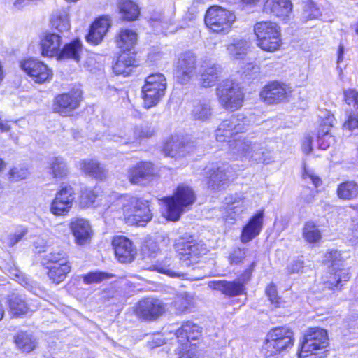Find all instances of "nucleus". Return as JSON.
I'll list each match as a JSON object with an SVG mask.
<instances>
[{
  "mask_svg": "<svg viewBox=\"0 0 358 358\" xmlns=\"http://www.w3.org/2000/svg\"><path fill=\"white\" fill-rule=\"evenodd\" d=\"M229 154L235 159L265 162L267 160V150L264 143L253 137L245 136L230 141Z\"/></svg>",
  "mask_w": 358,
  "mask_h": 358,
  "instance_id": "obj_1",
  "label": "nucleus"
},
{
  "mask_svg": "<svg viewBox=\"0 0 358 358\" xmlns=\"http://www.w3.org/2000/svg\"><path fill=\"white\" fill-rule=\"evenodd\" d=\"M117 206H121L122 216L130 225L143 226L152 219L148 201L135 196H124L117 200Z\"/></svg>",
  "mask_w": 358,
  "mask_h": 358,
  "instance_id": "obj_2",
  "label": "nucleus"
},
{
  "mask_svg": "<svg viewBox=\"0 0 358 358\" xmlns=\"http://www.w3.org/2000/svg\"><path fill=\"white\" fill-rule=\"evenodd\" d=\"M328 345V336L326 330L321 328L309 329L304 335L299 358H324L323 350Z\"/></svg>",
  "mask_w": 358,
  "mask_h": 358,
  "instance_id": "obj_3",
  "label": "nucleus"
},
{
  "mask_svg": "<svg viewBox=\"0 0 358 358\" xmlns=\"http://www.w3.org/2000/svg\"><path fill=\"white\" fill-rule=\"evenodd\" d=\"M254 32L257 38V45L264 51L273 52L279 50L282 44L280 29L271 21L257 22Z\"/></svg>",
  "mask_w": 358,
  "mask_h": 358,
  "instance_id": "obj_4",
  "label": "nucleus"
},
{
  "mask_svg": "<svg viewBox=\"0 0 358 358\" xmlns=\"http://www.w3.org/2000/svg\"><path fill=\"white\" fill-rule=\"evenodd\" d=\"M293 343V332L289 329L285 327L274 328L267 334L266 341L262 348V352L266 357H271L292 346Z\"/></svg>",
  "mask_w": 358,
  "mask_h": 358,
  "instance_id": "obj_5",
  "label": "nucleus"
},
{
  "mask_svg": "<svg viewBox=\"0 0 358 358\" xmlns=\"http://www.w3.org/2000/svg\"><path fill=\"white\" fill-rule=\"evenodd\" d=\"M195 199V194L190 187L185 185L178 186L173 196L164 199L166 218L171 221L178 220L184 208L192 205Z\"/></svg>",
  "mask_w": 358,
  "mask_h": 358,
  "instance_id": "obj_6",
  "label": "nucleus"
},
{
  "mask_svg": "<svg viewBox=\"0 0 358 358\" xmlns=\"http://www.w3.org/2000/svg\"><path fill=\"white\" fill-rule=\"evenodd\" d=\"M236 17L235 13L219 6L210 7L205 14V24L213 32L228 34Z\"/></svg>",
  "mask_w": 358,
  "mask_h": 358,
  "instance_id": "obj_7",
  "label": "nucleus"
},
{
  "mask_svg": "<svg viewBox=\"0 0 358 358\" xmlns=\"http://www.w3.org/2000/svg\"><path fill=\"white\" fill-rule=\"evenodd\" d=\"M175 248L180 260L186 266L196 262L197 259L207 252L206 247L202 241L188 236L179 238L175 243Z\"/></svg>",
  "mask_w": 358,
  "mask_h": 358,
  "instance_id": "obj_8",
  "label": "nucleus"
},
{
  "mask_svg": "<svg viewBox=\"0 0 358 358\" xmlns=\"http://www.w3.org/2000/svg\"><path fill=\"white\" fill-rule=\"evenodd\" d=\"M217 95L226 110H236L243 105L244 94L239 85L233 80L223 81L217 88Z\"/></svg>",
  "mask_w": 358,
  "mask_h": 358,
  "instance_id": "obj_9",
  "label": "nucleus"
},
{
  "mask_svg": "<svg viewBox=\"0 0 358 358\" xmlns=\"http://www.w3.org/2000/svg\"><path fill=\"white\" fill-rule=\"evenodd\" d=\"M166 89V80L163 74L157 73L148 76L142 87L145 107L150 108L156 106L164 96Z\"/></svg>",
  "mask_w": 358,
  "mask_h": 358,
  "instance_id": "obj_10",
  "label": "nucleus"
},
{
  "mask_svg": "<svg viewBox=\"0 0 358 358\" xmlns=\"http://www.w3.org/2000/svg\"><path fill=\"white\" fill-rule=\"evenodd\" d=\"M324 262L327 264H331L332 268L329 280L327 282V285L329 289L341 288L343 282H347L350 279L348 269L340 268L343 266L341 254L337 250L329 251L325 254Z\"/></svg>",
  "mask_w": 358,
  "mask_h": 358,
  "instance_id": "obj_11",
  "label": "nucleus"
},
{
  "mask_svg": "<svg viewBox=\"0 0 358 358\" xmlns=\"http://www.w3.org/2000/svg\"><path fill=\"white\" fill-rule=\"evenodd\" d=\"M292 87L284 83L273 81L265 85L260 92V97L267 104H278L288 99Z\"/></svg>",
  "mask_w": 358,
  "mask_h": 358,
  "instance_id": "obj_12",
  "label": "nucleus"
},
{
  "mask_svg": "<svg viewBox=\"0 0 358 358\" xmlns=\"http://www.w3.org/2000/svg\"><path fill=\"white\" fill-rule=\"evenodd\" d=\"M248 121L243 115L232 116L223 120L215 131V138L217 141L224 142L234 135L244 132L248 129Z\"/></svg>",
  "mask_w": 358,
  "mask_h": 358,
  "instance_id": "obj_13",
  "label": "nucleus"
},
{
  "mask_svg": "<svg viewBox=\"0 0 358 358\" xmlns=\"http://www.w3.org/2000/svg\"><path fill=\"white\" fill-rule=\"evenodd\" d=\"M126 176L132 185L145 186L155 179L156 174L151 162H140L129 167Z\"/></svg>",
  "mask_w": 358,
  "mask_h": 358,
  "instance_id": "obj_14",
  "label": "nucleus"
},
{
  "mask_svg": "<svg viewBox=\"0 0 358 358\" xmlns=\"http://www.w3.org/2000/svg\"><path fill=\"white\" fill-rule=\"evenodd\" d=\"M196 57L191 52L182 53L176 64L174 75L180 84H187L196 75Z\"/></svg>",
  "mask_w": 358,
  "mask_h": 358,
  "instance_id": "obj_15",
  "label": "nucleus"
},
{
  "mask_svg": "<svg viewBox=\"0 0 358 358\" xmlns=\"http://www.w3.org/2000/svg\"><path fill=\"white\" fill-rule=\"evenodd\" d=\"M20 68L37 83H43L52 79L53 73L45 63L29 58L20 62Z\"/></svg>",
  "mask_w": 358,
  "mask_h": 358,
  "instance_id": "obj_16",
  "label": "nucleus"
},
{
  "mask_svg": "<svg viewBox=\"0 0 358 358\" xmlns=\"http://www.w3.org/2000/svg\"><path fill=\"white\" fill-rule=\"evenodd\" d=\"M74 199V192L71 186L62 187L50 203V213L56 216L66 215L73 206Z\"/></svg>",
  "mask_w": 358,
  "mask_h": 358,
  "instance_id": "obj_17",
  "label": "nucleus"
},
{
  "mask_svg": "<svg viewBox=\"0 0 358 358\" xmlns=\"http://www.w3.org/2000/svg\"><path fill=\"white\" fill-rule=\"evenodd\" d=\"M81 98L82 91L78 88L59 94L55 99L54 111L63 116H67L78 108Z\"/></svg>",
  "mask_w": 358,
  "mask_h": 358,
  "instance_id": "obj_18",
  "label": "nucleus"
},
{
  "mask_svg": "<svg viewBox=\"0 0 358 358\" xmlns=\"http://www.w3.org/2000/svg\"><path fill=\"white\" fill-rule=\"evenodd\" d=\"M231 173V168L228 164L207 166L204 169V173L207 176L208 187L213 189L220 188L229 180Z\"/></svg>",
  "mask_w": 358,
  "mask_h": 358,
  "instance_id": "obj_19",
  "label": "nucleus"
},
{
  "mask_svg": "<svg viewBox=\"0 0 358 358\" xmlns=\"http://www.w3.org/2000/svg\"><path fill=\"white\" fill-rule=\"evenodd\" d=\"M165 310V304L159 299L146 298L138 303L136 313L140 318L150 320L162 315Z\"/></svg>",
  "mask_w": 358,
  "mask_h": 358,
  "instance_id": "obj_20",
  "label": "nucleus"
},
{
  "mask_svg": "<svg viewBox=\"0 0 358 358\" xmlns=\"http://www.w3.org/2000/svg\"><path fill=\"white\" fill-rule=\"evenodd\" d=\"M117 259L121 263L133 262L136 255V248L132 241L124 236H116L112 241Z\"/></svg>",
  "mask_w": 358,
  "mask_h": 358,
  "instance_id": "obj_21",
  "label": "nucleus"
},
{
  "mask_svg": "<svg viewBox=\"0 0 358 358\" xmlns=\"http://www.w3.org/2000/svg\"><path fill=\"white\" fill-rule=\"evenodd\" d=\"M292 8L290 0H265L263 6L264 13L273 15L282 21L290 19Z\"/></svg>",
  "mask_w": 358,
  "mask_h": 358,
  "instance_id": "obj_22",
  "label": "nucleus"
},
{
  "mask_svg": "<svg viewBox=\"0 0 358 358\" xmlns=\"http://www.w3.org/2000/svg\"><path fill=\"white\" fill-rule=\"evenodd\" d=\"M70 229L75 238L76 243L84 245L90 243L93 235L90 222L83 218H75L70 223Z\"/></svg>",
  "mask_w": 358,
  "mask_h": 358,
  "instance_id": "obj_23",
  "label": "nucleus"
},
{
  "mask_svg": "<svg viewBox=\"0 0 358 358\" xmlns=\"http://www.w3.org/2000/svg\"><path fill=\"white\" fill-rule=\"evenodd\" d=\"M264 210H259L255 215L252 216L242 230L241 241L247 243L257 237L263 228Z\"/></svg>",
  "mask_w": 358,
  "mask_h": 358,
  "instance_id": "obj_24",
  "label": "nucleus"
},
{
  "mask_svg": "<svg viewBox=\"0 0 358 358\" xmlns=\"http://www.w3.org/2000/svg\"><path fill=\"white\" fill-rule=\"evenodd\" d=\"M154 133V129L150 126L136 127L132 130L128 131L124 136H114V141L121 144L138 145L141 140L152 137Z\"/></svg>",
  "mask_w": 358,
  "mask_h": 358,
  "instance_id": "obj_25",
  "label": "nucleus"
},
{
  "mask_svg": "<svg viewBox=\"0 0 358 358\" xmlns=\"http://www.w3.org/2000/svg\"><path fill=\"white\" fill-rule=\"evenodd\" d=\"M111 25L108 16H103L98 18L91 25L86 40L88 43L97 45L103 40Z\"/></svg>",
  "mask_w": 358,
  "mask_h": 358,
  "instance_id": "obj_26",
  "label": "nucleus"
},
{
  "mask_svg": "<svg viewBox=\"0 0 358 358\" xmlns=\"http://www.w3.org/2000/svg\"><path fill=\"white\" fill-rule=\"evenodd\" d=\"M208 287L229 296H238L245 291L244 283L238 280L231 282L225 280H212L208 282Z\"/></svg>",
  "mask_w": 358,
  "mask_h": 358,
  "instance_id": "obj_27",
  "label": "nucleus"
},
{
  "mask_svg": "<svg viewBox=\"0 0 358 358\" xmlns=\"http://www.w3.org/2000/svg\"><path fill=\"white\" fill-rule=\"evenodd\" d=\"M334 121V115L328 113L318 131L317 143L320 149L325 150L334 143L335 139L330 134V129L333 127Z\"/></svg>",
  "mask_w": 358,
  "mask_h": 358,
  "instance_id": "obj_28",
  "label": "nucleus"
},
{
  "mask_svg": "<svg viewBox=\"0 0 358 358\" xmlns=\"http://www.w3.org/2000/svg\"><path fill=\"white\" fill-rule=\"evenodd\" d=\"M220 73V67L212 62H206L200 69V83L203 87L215 85Z\"/></svg>",
  "mask_w": 358,
  "mask_h": 358,
  "instance_id": "obj_29",
  "label": "nucleus"
},
{
  "mask_svg": "<svg viewBox=\"0 0 358 358\" xmlns=\"http://www.w3.org/2000/svg\"><path fill=\"white\" fill-rule=\"evenodd\" d=\"M250 48V42L243 38H235L226 46L230 58L234 60H243Z\"/></svg>",
  "mask_w": 358,
  "mask_h": 358,
  "instance_id": "obj_30",
  "label": "nucleus"
},
{
  "mask_svg": "<svg viewBox=\"0 0 358 358\" xmlns=\"http://www.w3.org/2000/svg\"><path fill=\"white\" fill-rule=\"evenodd\" d=\"M138 41L137 33L130 29H122L117 34L115 42L118 48L124 52L130 51Z\"/></svg>",
  "mask_w": 358,
  "mask_h": 358,
  "instance_id": "obj_31",
  "label": "nucleus"
},
{
  "mask_svg": "<svg viewBox=\"0 0 358 358\" xmlns=\"http://www.w3.org/2000/svg\"><path fill=\"white\" fill-rule=\"evenodd\" d=\"M188 148L178 136H172L164 144L163 152L166 156L180 157L185 156Z\"/></svg>",
  "mask_w": 358,
  "mask_h": 358,
  "instance_id": "obj_32",
  "label": "nucleus"
},
{
  "mask_svg": "<svg viewBox=\"0 0 358 358\" xmlns=\"http://www.w3.org/2000/svg\"><path fill=\"white\" fill-rule=\"evenodd\" d=\"M61 38L56 34H48L41 41L42 55L45 57L59 55Z\"/></svg>",
  "mask_w": 358,
  "mask_h": 358,
  "instance_id": "obj_33",
  "label": "nucleus"
},
{
  "mask_svg": "<svg viewBox=\"0 0 358 358\" xmlns=\"http://www.w3.org/2000/svg\"><path fill=\"white\" fill-rule=\"evenodd\" d=\"M176 335L181 341L189 342L199 339L201 336V329L199 325L187 321L182 324L176 332Z\"/></svg>",
  "mask_w": 358,
  "mask_h": 358,
  "instance_id": "obj_34",
  "label": "nucleus"
},
{
  "mask_svg": "<svg viewBox=\"0 0 358 358\" xmlns=\"http://www.w3.org/2000/svg\"><path fill=\"white\" fill-rule=\"evenodd\" d=\"M82 52L83 46L81 41L79 39H75L64 46L60 50L58 57L59 59H71L78 62Z\"/></svg>",
  "mask_w": 358,
  "mask_h": 358,
  "instance_id": "obj_35",
  "label": "nucleus"
},
{
  "mask_svg": "<svg viewBox=\"0 0 358 358\" xmlns=\"http://www.w3.org/2000/svg\"><path fill=\"white\" fill-rule=\"evenodd\" d=\"M135 60L130 54L123 53L118 57L113 69L115 74L127 76L131 72Z\"/></svg>",
  "mask_w": 358,
  "mask_h": 358,
  "instance_id": "obj_36",
  "label": "nucleus"
},
{
  "mask_svg": "<svg viewBox=\"0 0 358 358\" xmlns=\"http://www.w3.org/2000/svg\"><path fill=\"white\" fill-rule=\"evenodd\" d=\"M51 23L52 27L59 32L69 31L71 23L68 10L62 8L55 10L51 18Z\"/></svg>",
  "mask_w": 358,
  "mask_h": 358,
  "instance_id": "obj_37",
  "label": "nucleus"
},
{
  "mask_svg": "<svg viewBox=\"0 0 358 358\" xmlns=\"http://www.w3.org/2000/svg\"><path fill=\"white\" fill-rule=\"evenodd\" d=\"M193 119L199 121H207L213 115V108L209 101L203 100L194 104L191 113Z\"/></svg>",
  "mask_w": 358,
  "mask_h": 358,
  "instance_id": "obj_38",
  "label": "nucleus"
},
{
  "mask_svg": "<svg viewBox=\"0 0 358 358\" xmlns=\"http://www.w3.org/2000/svg\"><path fill=\"white\" fill-rule=\"evenodd\" d=\"M80 169L86 174L92 176L97 179L102 180L106 177V172L103 165L100 164L96 160H83L80 164Z\"/></svg>",
  "mask_w": 358,
  "mask_h": 358,
  "instance_id": "obj_39",
  "label": "nucleus"
},
{
  "mask_svg": "<svg viewBox=\"0 0 358 358\" xmlns=\"http://www.w3.org/2000/svg\"><path fill=\"white\" fill-rule=\"evenodd\" d=\"M225 203L228 211L227 217L231 219H236L237 216L240 215L246 209L244 199L237 195L227 197L225 199Z\"/></svg>",
  "mask_w": 358,
  "mask_h": 358,
  "instance_id": "obj_40",
  "label": "nucleus"
},
{
  "mask_svg": "<svg viewBox=\"0 0 358 358\" xmlns=\"http://www.w3.org/2000/svg\"><path fill=\"white\" fill-rule=\"evenodd\" d=\"M8 306L9 313L14 317H22L29 311V307L22 296H12L9 299Z\"/></svg>",
  "mask_w": 358,
  "mask_h": 358,
  "instance_id": "obj_41",
  "label": "nucleus"
},
{
  "mask_svg": "<svg viewBox=\"0 0 358 358\" xmlns=\"http://www.w3.org/2000/svg\"><path fill=\"white\" fill-rule=\"evenodd\" d=\"M48 276L52 282L59 284L64 281L67 274L71 271V264L48 266Z\"/></svg>",
  "mask_w": 358,
  "mask_h": 358,
  "instance_id": "obj_42",
  "label": "nucleus"
},
{
  "mask_svg": "<svg viewBox=\"0 0 358 358\" xmlns=\"http://www.w3.org/2000/svg\"><path fill=\"white\" fill-rule=\"evenodd\" d=\"M120 12L124 20L134 21L140 14L138 6L130 0H122L119 3Z\"/></svg>",
  "mask_w": 358,
  "mask_h": 358,
  "instance_id": "obj_43",
  "label": "nucleus"
},
{
  "mask_svg": "<svg viewBox=\"0 0 358 358\" xmlns=\"http://www.w3.org/2000/svg\"><path fill=\"white\" fill-rule=\"evenodd\" d=\"M336 192L341 199H353L358 196V185L354 181L344 182L338 186Z\"/></svg>",
  "mask_w": 358,
  "mask_h": 358,
  "instance_id": "obj_44",
  "label": "nucleus"
},
{
  "mask_svg": "<svg viewBox=\"0 0 358 358\" xmlns=\"http://www.w3.org/2000/svg\"><path fill=\"white\" fill-rule=\"evenodd\" d=\"M302 236L310 244L318 243L322 238V234L318 227L313 221L306 222L302 229Z\"/></svg>",
  "mask_w": 358,
  "mask_h": 358,
  "instance_id": "obj_45",
  "label": "nucleus"
},
{
  "mask_svg": "<svg viewBox=\"0 0 358 358\" xmlns=\"http://www.w3.org/2000/svg\"><path fill=\"white\" fill-rule=\"evenodd\" d=\"M150 24L153 27L160 29L166 33L175 32V29H171V27L173 25V20L162 13L154 14L150 18Z\"/></svg>",
  "mask_w": 358,
  "mask_h": 358,
  "instance_id": "obj_46",
  "label": "nucleus"
},
{
  "mask_svg": "<svg viewBox=\"0 0 358 358\" xmlns=\"http://www.w3.org/2000/svg\"><path fill=\"white\" fill-rule=\"evenodd\" d=\"M50 173L54 178H62L68 173L66 163L62 157H52L48 162Z\"/></svg>",
  "mask_w": 358,
  "mask_h": 358,
  "instance_id": "obj_47",
  "label": "nucleus"
},
{
  "mask_svg": "<svg viewBox=\"0 0 358 358\" xmlns=\"http://www.w3.org/2000/svg\"><path fill=\"white\" fill-rule=\"evenodd\" d=\"M15 341L17 346L26 352L33 350L36 345L35 340L26 332L18 333L15 337Z\"/></svg>",
  "mask_w": 358,
  "mask_h": 358,
  "instance_id": "obj_48",
  "label": "nucleus"
},
{
  "mask_svg": "<svg viewBox=\"0 0 358 358\" xmlns=\"http://www.w3.org/2000/svg\"><path fill=\"white\" fill-rule=\"evenodd\" d=\"M43 260L46 264H51L52 265L70 264L68 261L67 254L62 250H54L45 255Z\"/></svg>",
  "mask_w": 358,
  "mask_h": 358,
  "instance_id": "obj_49",
  "label": "nucleus"
},
{
  "mask_svg": "<svg viewBox=\"0 0 358 358\" xmlns=\"http://www.w3.org/2000/svg\"><path fill=\"white\" fill-rule=\"evenodd\" d=\"M98 199L99 196L95 193L94 190L85 189L82 191L80 195V205L83 207L95 206Z\"/></svg>",
  "mask_w": 358,
  "mask_h": 358,
  "instance_id": "obj_50",
  "label": "nucleus"
},
{
  "mask_svg": "<svg viewBox=\"0 0 358 358\" xmlns=\"http://www.w3.org/2000/svg\"><path fill=\"white\" fill-rule=\"evenodd\" d=\"M113 275L106 272H90L83 276V281L86 284L98 283L106 279H110Z\"/></svg>",
  "mask_w": 358,
  "mask_h": 358,
  "instance_id": "obj_51",
  "label": "nucleus"
},
{
  "mask_svg": "<svg viewBox=\"0 0 358 358\" xmlns=\"http://www.w3.org/2000/svg\"><path fill=\"white\" fill-rule=\"evenodd\" d=\"M192 299L189 295L186 294L177 296L173 302L174 307L178 312L180 313L187 310L190 307Z\"/></svg>",
  "mask_w": 358,
  "mask_h": 358,
  "instance_id": "obj_52",
  "label": "nucleus"
},
{
  "mask_svg": "<svg viewBox=\"0 0 358 358\" xmlns=\"http://www.w3.org/2000/svg\"><path fill=\"white\" fill-rule=\"evenodd\" d=\"M248 248H234L229 256V262L231 264H238L243 262L246 257Z\"/></svg>",
  "mask_w": 358,
  "mask_h": 358,
  "instance_id": "obj_53",
  "label": "nucleus"
},
{
  "mask_svg": "<svg viewBox=\"0 0 358 358\" xmlns=\"http://www.w3.org/2000/svg\"><path fill=\"white\" fill-rule=\"evenodd\" d=\"M29 175V171L24 166H15L9 171L10 178L13 181L26 179Z\"/></svg>",
  "mask_w": 358,
  "mask_h": 358,
  "instance_id": "obj_54",
  "label": "nucleus"
},
{
  "mask_svg": "<svg viewBox=\"0 0 358 358\" xmlns=\"http://www.w3.org/2000/svg\"><path fill=\"white\" fill-rule=\"evenodd\" d=\"M303 15L305 18L312 19L319 15V10L312 0H306L303 1Z\"/></svg>",
  "mask_w": 358,
  "mask_h": 358,
  "instance_id": "obj_55",
  "label": "nucleus"
},
{
  "mask_svg": "<svg viewBox=\"0 0 358 358\" xmlns=\"http://www.w3.org/2000/svg\"><path fill=\"white\" fill-rule=\"evenodd\" d=\"M27 233L26 229H20L15 233L8 235L3 240V243L8 246L12 247L17 244Z\"/></svg>",
  "mask_w": 358,
  "mask_h": 358,
  "instance_id": "obj_56",
  "label": "nucleus"
},
{
  "mask_svg": "<svg viewBox=\"0 0 358 358\" xmlns=\"http://www.w3.org/2000/svg\"><path fill=\"white\" fill-rule=\"evenodd\" d=\"M266 294L268 297L271 303L273 304L275 307H279L280 306L281 299L278 296L276 287L274 285H269L266 287Z\"/></svg>",
  "mask_w": 358,
  "mask_h": 358,
  "instance_id": "obj_57",
  "label": "nucleus"
},
{
  "mask_svg": "<svg viewBox=\"0 0 358 358\" xmlns=\"http://www.w3.org/2000/svg\"><path fill=\"white\" fill-rule=\"evenodd\" d=\"M143 252L150 257H155L159 252V246L155 241L152 239L146 241L143 246Z\"/></svg>",
  "mask_w": 358,
  "mask_h": 358,
  "instance_id": "obj_58",
  "label": "nucleus"
},
{
  "mask_svg": "<svg viewBox=\"0 0 358 358\" xmlns=\"http://www.w3.org/2000/svg\"><path fill=\"white\" fill-rule=\"evenodd\" d=\"M154 269L157 271L159 273H164L170 277H181V276H184L185 275L182 273H179V272H175L173 271L170 267H169V265H162V264H159V265H155L154 266Z\"/></svg>",
  "mask_w": 358,
  "mask_h": 358,
  "instance_id": "obj_59",
  "label": "nucleus"
},
{
  "mask_svg": "<svg viewBox=\"0 0 358 358\" xmlns=\"http://www.w3.org/2000/svg\"><path fill=\"white\" fill-rule=\"evenodd\" d=\"M345 99L348 105L352 104L358 109V92L355 90H348L344 92Z\"/></svg>",
  "mask_w": 358,
  "mask_h": 358,
  "instance_id": "obj_60",
  "label": "nucleus"
},
{
  "mask_svg": "<svg viewBox=\"0 0 358 358\" xmlns=\"http://www.w3.org/2000/svg\"><path fill=\"white\" fill-rule=\"evenodd\" d=\"M343 127L350 131L358 128V113L351 112L348 115L347 120L343 124Z\"/></svg>",
  "mask_w": 358,
  "mask_h": 358,
  "instance_id": "obj_61",
  "label": "nucleus"
},
{
  "mask_svg": "<svg viewBox=\"0 0 358 358\" xmlns=\"http://www.w3.org/2000/svg\"><path fill=\"white\" fill-rule=\"evenodd\" d=\"M303 177L305 180H310L315 187H320L322 184V180L318 176L306 169L304 170Z\"/></svg>",
  "mask_w": 358,
  "mask_h": 358,
  "instance_id": "obj_62",
  "label": "nucleus"
},
{
  "mask_svg": "<svg viewBox=\"0 0 358 358\" xmlns=\"http://www.w3.org/2000/svg\"><path fill=\"white\" fill-rule=\"evenodd\" d=\"M303 268V262L295 260L291 262L287 266V271L289 273H299Z\"/></svg>",
  "mask_w": 358,
  "mask_h": 358,
  "instance_id": "obj_63",
  "label": "nucleus"
},
{
  "mask_svg": "<svg viewBox=\"0 0 358 358\" xmlns=\"http://www.w3.org/2000/svg\"><path fill=\"white\" fill-rule=\"evenodd\" d=\"M302 150L303 152L308 155L312 150V138L310 136L306 137L303 144H302Z\"/></svg>",
  "mask_w": 358,
  "mask_h": 358,
  "instance_id": "obj_64",
  "label": "nucleus"
}]
</instances>
